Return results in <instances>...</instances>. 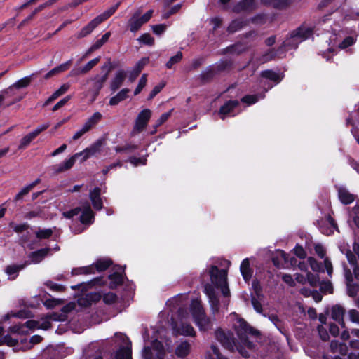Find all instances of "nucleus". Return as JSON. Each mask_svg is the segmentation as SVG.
<instances>
[{"instance_id":"36","label":"nucleus","mask_w":359,"mask_h":359,"mask_svg":"<svg viewBox=\"0 0 359 359\" xmlns=\"http://www.w3.org/2000/svg\"><path fill=\"white\" fill-rule=\"evenodd\" d=\"M109 279L110 280L109 287L112 289L120 285L123 281V275L118 272L109 275Z\"/></svg>"},{"instance_id":"2","label":"nucleus","mask_w":359,"mask_h":359,"mask_svg":"<svg viewBox=\"0 0 359 359\" xmlns=\"http://www.w3.org/2000/svg\"><path fill=\"white\" fill-rule=\"evenodd\" d=\"M344 253L351 266V269H349L346 264H343L347 294L348 296L353 297L359 292V264L355 256L350 250H346Z\"/></svg>"},{"instance_id":"14","label":"nucleus","mask_w":359,"mask_h":359,"mask_svg":"<svg viewBox=\"0 0 359 359\" xmlns=\"http://www.w3.org/2000/svg\"><path fill=\"white\" fill-rule=\"evenodd\" d=\"M102 297V295L97 292H90L78 299V303L82 306H88L92 303L99 301Z\"/></svg>"},{"instance_id":"31","label":"nucleus","mask_w":359,"mask_h":359,"mask_svg":"<svg viewBox=\"0 0 359 359\" xmlns=\"http://www.w3.org/2000/svg\"><path fill=\"white\" fill-rule=\"evenodd\" d=\"M102 115L100 112H95L83 125L88 131L95 127L102 119Z\"/></svg>"},{"instance_id":"57","label":"nucleus","mask_w":359,"mask_h":359,"mask_svg":"<svg viewBox=\"0 0 359 359\" xmlns=\"http://www.w3.org/2000/svg\"><path fill=\"white\" fill-rule=\"evenodd\" d=\"M70 88V85L69 83H65L60 86L59 89H57L56 91L53 93V97H58L63 94H65Z\"/></svg>"},{"instance_id":"45","label":"nucleus","mask_w":359,"mask_h":359,"mask_svg":"<svg viewBox=\"0 0 359 359\" xmlns=\"http://www.w3.org/2000/svg\"><path fill=\"white\" fill-rule=\"evenodd\" d=\"M182 59V53L179 51L177 53L171 57L170 60L167 62L165 66L168 69H171L174 65L179 63Z\"/></svg>"},{"instance_id":"60","label":"nucleus","mask_w":359,"mask_h":359,"mask_svg":"<svg viewBox=\"0 0 359 359\" xmlns=\"http://www.w3.org/2000/svg\"><path fill=\"white\" fill-rule=\"evenodd\" d=\"M129 161L133 165L137 166L139 165H145L147 159L145 157H142V158L130 157L129 158Z\"/></svg>"},{"instance_id":"13","label":"nucleus","mask_w":359,"mask_h":359,"mask_svg":"<svg viewBox=\"0 0 359 359\" xmlns=\"http://www.w3.org/2000/svg\"><path fill=\"white\" fill-rule=\"evenodd\" d=\"M295 280L302 284L309 282L312 287H316L319 281V277L318 276L311 273H307L306 276L299 273H296Z\"/></svg>"},{"instance_id":"43","label":"nucleus","mask_w":359,"mask_h":359,"mask_svg":"<svg viewBox=\"0 0 359 359\" xmlns=\"http://www.w3.org/2000/svg\"><path fill=\"white\" fill-rule=\"evenodd\" d=\"M35 138L36 137L32 133H28L21 139L18 149H25Z\"/></svg>"},{"instance_id":"44","label":"nucleus","mask_w":359,"mask_h":359,"mask_svg":"<svg viewBox=\"0 0 359 359\" xmlns=\"http://www.w3.org/2000/svg\"><path fill=\"white\" fill-rule=\"evenodd\" d=\"M330 348L332 351L337 352L339 351L341 353H344L346 352V347L344 344L339 343L337 340L332 341L330 343Z\"/></svg>"},{"instance_id":"1","label":"nucleus","mask_w":359,"mask_h":359,"mask_svg":"<svg viewBox=\"0 0 359 359\" xmlns=\"http://www.w3.org/2000/svg\"><path fill=\"white\" fill-rule=\"evenodd\" d=\"M231 316L235 318L233 327L238 337L239 343H236L231 332L222 328H217L215 330V339L229 351L234 352L235 350H237L243 357L248 358L249 353L245 348L250 350L254 348V344L249 339L248 335L256 337L259 332L248 325L243 318H238L236 313L231 314Z\"/></svg>"},{"instance_id":"11","label":"nucleus","mask_w":359,"mask_h":359,"mask_svg":"<svg viewBox=\"0 0 359 359\" xmlns=\"http://www.w3.org/2000/svg\"><path fill=\"white\" fill-rule=\"evenodd\" d=\"M204 292L208 297L209 302L213 313H215L219 310V299L215 292V288L210 284L205 285Z\"/></svg>"},{"instance_id":"23","label":"nucleus","mask_w":359,"mask_h":359,"mask_svg":"<svg viewBox=\"0 0 359 359\" xmlns=\"http://www.w3.org/2000/svg\"><path fill=\"white\" fill-rule=\"evenodd\" d=\"M80 221L83 224H91L94 221V214L90 205L87 204L83 207L80 216Z\"/></svg>"},{"instance_id":"49","label":"nucleus","mask_w":359,"mask_h":359,"mask_svg":"<svg viewBox=\"0 0 359 359\" xmlns=\"http://www.w3.org/2000/svg\"><path fill=\"white\" fill-rule=\"evenodd\" d=\"M9 226L13 228V231L18 233H22L28 229L29 225L26 223L16 224L14 222H11Z\"/></svg>"},{"instance_id":"25","label":"nucleus","mask_w":359,"mask_h":359,"mask_svg":"<svg viewBox=\"0 0 359 359\" xmlns=\"http://www.w3.org/2000/svg\"><path fill=\"white\" fill-rule=\"evenodd\" d=\"M126 77V72L124 70L116 72L114 78L111 81L110 88L113 91L116 90L122 85Z\"/></svg>"},{"instance_id":"7","label":"nucleus","mask_w":359,"mask_h":359,"mask_svg":"<svg viewBox=\"0 0 359 359\" xmlns=\"http://www.w3.org/2000/svg\"><path fill=\"white\" fill-rule=\"evenodd\" d=\"M165 350L162 343L154 339L151 343V346H144L142 351L144 359H164Z\"/></svg>"},{"instance_id":"51","label":"nucleus","mask_w":359,"mask_h":359,"mask_svg":"<svg viewBox=\"0 0 359 359\" xmlns=\"http://www.w3.org/2000/svg\"><path fill=\"white\" fill-rule=\"evenodd\" d=\"M137 40L144 44L149 46H152L154 43V38L149 34H144L141 35Z\"/></svg>"},{"instance_id":"38","label":"nucleus","mask_w":359,"mask_h":359,"mask_svg":"<svg viewBox=\"0 0 359 359\" xmlns=\"http://www.w3.org/2000/svg\"><path fill=\"white\" fill-rule=\"evenodd\" d=\"M23 269V266L10 265L6 268V273L8 275L9 278L14 280L18 275L20 270Z\"/></svg>"},{"instance_id":"58","label":"nucleus","mask_w":359,"mask_h":359,"mask_svg":"<svg viewBox=\"0 0 359 359\" xmlns=\"http://www.w3.org/2000/svg\"><path fill=\"white\" fill-rule=\"evenodd\" d=\"M348 317L351 322L359 324V312L355 309H351L348 311Z\"/></svg>"},{"instance_id":"10","label":"nucleus","mask_w":359,"mask_h":359,"mask_svg":"<svg viewBox=\"0 0 359 359\" xmlns=\"http://www.w3.org/2000/svg\"><path fill=\"white\" fill-rule=\"evenodd\" d=\"M151 116V111L149 109H144L141 111L135 120L133 132L140 133L146 127Z\"/></svg>"},{"instance_id":"4","label":"nucleus","mask_w":359,"mask_h":359,"mask_svg":"<svg viewBox=\"0 0 359 359\" xmlns=\"http://www.w3.org/2000/svg\"><path fill=\"white\" fill-rule=\"evenodd\" d=\"M219 265L225 269H219L217 266L212 265L209 269L210 280L212 285L221 290L224 297H229L230 295V290L227 283V273L231 262L225 259L219 260Z\"/></svg>"},{"instance_id":"62","label":"nucleus","mask_w":359,"mask_h":359,"mask_svg":"<svg viewBox=\"0 0 359 359\" xmlns=\"http://www.w3.org/2000/svg\"><path fill=\"white\" fill-rule=\"evenodd\" d=\"M259 97L257 95H246L241 99V101L248 104H252L257 102Z\"/></svg>"},{"instance_id":"55","label":"nucleus","mask_w":359,"mask_h":359,"mask_svg":"<svg viewBox=\"0 0 359 359\" xmlns=\"http://www.w3.org/2000/svg\"><path fill=\"white\" fill-rule=\"evenodd\" d=\"M356 39L353 36H348L344 40L339 44V47L341 49L346 48L351 45H353L355 42Z\"/></svg>"},{"instance_id":"3","label":"nucleus","mask_w":359,"mask_h":359,"mask_svg":"<svg viewBox=\"0 0 359 359\" xmlns=\"http://www.w3.org/2000/svg\"><path fill=\"white\" fill-rule=\"evenodd\" d=\"M179 297L173 298L167 302L168 306H172L175 309L179 306L177 311V320H172V326L173 332L175 334L194 336L195 331L194 327L189 323H187V320L189 319V313L187 309H184L182 302H178Z\"/></svg>"},{"instance_id":"18","label":"nucleus","mask_w":359,"mask_h":359,"mask_svg":"<svg viewBox=\"0 0 359 359\" xmlns=\"http://www.w3.org/2000/svg\"><path fill=\"white\" fill-rule=\"evenodd\" d=\"M240 271L245 282H249L253 274V269L250 267V259H244L240 266Z\"/></svg>"},{"instance_id":"32","label":"nucleus","mask_w":359,"mask_h":359,"mask_svg":"<svg viewBox=\"0 0 359 359\" xmlns=\"http://www.w3.org/2000/svg\"><path fill=\"white\" fill-rule=\"evenodd\" d=\"M205 359H229L226 356L223 355L219 348L216 345H211L210 351L206 352Z\"/></svg>"},{"instance_id":"28","label":"nucleus","mask_w":359,"mask_h":359,"mask_svg":"<svg viewBox=\"0 0 359 359\" xmlns=\"http://www.w3.org/2000/svg\"><path fill=\"white\" fill-rule=\"evenodd\" d=\"M191 345L187 341L181 342L175 349V354L178 358H184L190 353Z\"/></svg>"},{"instance_id":"61","label":"nucleus","mask_w":359,"mask_h":359,"mask_svg":"<svg viewBox=\"0 0 359 359\" xmlns=\"http://www.w3.org/2000/svg\"><path fill=\"white\" fill-rule=\"evenodd\" d=\"M182 7V4H176L172 6L168 12H165L163 15V18H168L170 15L176 13Z\"/></svg>"},{"instance_id":"21","label":"nucleus","mask_w":359,"mask_h":359,"mask_svg":"<svg viewBox=\"0 0 359 359\" xmlns=\"http://www.w3.org/2000/svg\"><path fill=\"white\" fill-rule=\"evenodd\" d=\"M111 36V32H108L105 33L101 39L97 40L95 43H93L86 51L85 55H83V57H87L90 54H91L93 52L95 51L96 50L100 49L104 43H106L109 37Z\"/></svg>"},{"instance_id":"39","label":"nucleus","mask_w":359,"mask_h":359,"mask_svg":"<svg viewBox=\"0 0 359 359\" xmlns=\"http://www.w3.org/2000/svg\"><path fill=\"white\" fill-rule=\"evenodd\" d=\"M114 359H132L130 347H122L116 353Z\"/></svg>"},{"instance_id":"56","label":"nucleus","mask_w":359,"mask_h":359,"mask_svg":"<svg viewBox=\"0 0 359 359\" xmlns=\"http://www.w3.org/2000/svg\"><path fill=\"white\" fill-rule=\"evenodd\" d=\"M173 111V109H172L170 111L163 113L160 118L156 121V127H158L163 123H164L171 116L172 111Z\"/></svg>"},{"instance_id":"53","label":"nucleus","mask_w":359,"mask_h":359,"mask_svg":"<svg viewBox=\"0 0 359 359\" xmlns=\"http://www.w3.org/2000/svg\"><path fill=\"white\" fill-rule=\"evenodd\" d=\"M318 285L320 286V289L322 292L325 293H332V283L330 281H323L320 283V280L318 281Z\"/></svg>"},{"instance_id":"34","label":"nucleus","mask_w":359,"mask_h":359,"mask_svg":"<svg viewBox=\"0 0 359 359\" xmlns=\"http://www.w3.org/2000/svg\"><path fill=\"white\" fill-rule=\"evenodd\" d=\"M289 262V256L283 250L277 251V256L273 258V262L278 268L283 266V262Z\"/></svg>"},{"instance_id":"52","label":"nucleus","mask_w":359,"mask_h":359,"mask_svg":"<svg viewBox=\"0 0 359 359\" xmlns=\"http://www.w3.org/2000/svg\"><path fill=\"white\" fill-rule=\"evenodd\" d=\"M147 74H144L141 76L138 85L134 91L135 95H138L142 91V90L145 87L147 84Z\"/></svg>"},{"instance_id":"8","label":"nucleus","mask_w":359,"mask_h":359,"mask_svg":"<svg viewBox=\"0 0 359 359\" xmlns=\"http://www.w3.org/2000/svg\"><path fill=\"white\" fill-rule=\"evenodd\" d=\"M153 10L148 11L142 16H140L141 12L137 11L128 20V27L132 32H137L142 25L147 22L151 18Z\"/></svg>"},{"instance_id":"35","label":"nucleus","mask_w":359,"mask_h":359,"mask_svg":"<svg viewBox=\"0 0 359 359\" xmlns=\"http://www.w3.org/2000/svg\"><path fill=\"white\" fill-rule=\"evenodd\" d=\"M119 6L120 2H118L116 4L110 7L109 9L105 11L103 13L100 14V15L97 16L95 18L98 20V22L101 24L103 21L106 20L111 15H112L116 12Z\"/></svg>"},{"instance_id":"27","label":"nucleus","mask_w":359,"mask_h":359,"mask_svg":"<svg viewBox=\"0 0 359 359\" xmlns=\"http://www.w3.org/2000/svg\"><path fill=\"white\" fill-rule=\"evenodd\" d=\"M75 162L76 158L74 155H73L63 163L54 165L53 170L55 173H60L68 170L74 165Z\"/></svg>"},{"instance_id":"22","label":"nucleus","mask_w":359,"mask_h":359,"mask_svg":"<svg viewBox=\"0 0 359 359\" xmlns=\"http://www.w3.org/2000/svg\"><path fill=\"white\" fill-rule=\"evenodd\" d=\"M338 196L340 201L345 205L350 204L355 200V196L344 187L338 188Z\"/></svg>"},{"instance_id":"41","label":"nucleus","mask_w":359,"mask_h":359,"mask_svg":"<svg viewBox=\"0 0 359 359\" xmlns=\"http://www.w3.org/2000/svg\"><path fill=\"white\" fill-rule=\"evenodd\" d=\"M261 75L262 77H264L271 81H273L276 83H279L282 79L279 74L271 70L263 71L262 72Z\"/></svg>"},{"instance_id":"20","label":"nucleus","mask_w":359,"mask_h":359,"mask_svg":"<svg viewBox=\"0 0 359 359\" xmlns=\"http://www.w3.org/2000/svg\"><path fill=\"white\" fill-rule=\"evenodd\" d=\"M322 222V224H320V231L325 235H330L334 233V231L337 229V224L334 222V220L330 217L328 216L326 220Z\"/></svg>"},{"instance_id":"63","label":"nucleus","mask_w":359,"mask_h":359,"mask_svg":"<svg viewBox=\"0 0 359 359\" xmlns=\"http://www.w3.org/2000/svg\"><path fill=\"white\" fill-rule=\"evenodd\" d=\"M164 86H165V83H163L156 86L153 88V90L151 91V93L148 97V100H152L162 90V88Z\"/></svg>"},{"instance_id":"33","label":"nucleus","mask_w":359,"mask_h":359,"mask_svg":"<svg viewBox=\"0 0 359 359\" xmlns=\"http://www.w3.org/2000/svg\"><path fill=\"white\" fill-rule=\"evenodd\" d=\"M130 90L128 88H123L118 92L115 96L112 97L109 100V104L111 106L117 105L121 101L126 100L128 97V93Z\"/></svg>"},{"instance_id":"47","label":"nucleus","mask_w":359,"mask_h":359,"mask_svg":"<svg viewBox=\"0 0 359 359\" xmlns=\"http://www.w3.org/2000/svg\"><path fill=\"white\" fill-rule=\"evenodd\" d=\"M53 234L51 229H39L36 231V236L39 239L48 238Z\"/></svg>"},{"instance_id":"26","label":"nucleus","mask_w":359,"mask_h":359,"mask_svg":"<svg viewBox=\"0 0 359 359\" xmlns=\"http://www.w3.org/2000/svg\"><path fill=\"white\" fill-rule=\"evenodd\" d=\"M102 146V141L98 140L92 144L90 147L86 148L82 151L79 152V154H86L87 157H91L100 151Z\"/></svg>"},{"instance_id":"6","label":"nucleus","mask_w":359,"mask_h":359,"mask_svg":"<svg viewBox=\"0 0 359 359\" xmlns=\"http://www.w3.org/2000/svg\"><path fill=\"white\" fill-rule=\"evenodd\" d=\"M190 311L195 324L201 331L205 332L210 330L213 326L212 320L208 318L198 299H193L190 306Z\"/></svg>"},{"instance_id":"54","label":"nucleus","mask_w":359,"mask_h":359,"mask_svg":"<svg viewBox=\"0 0 359 359\" xmlns=\"http://www.w3.org/2000/svg\"><path fill=\"white\" fill-rule=\"evenodd\" d=\"M117 300V296L113 292H108L103 295V301L107 304L115 303Z\"/></svg>"},{"instance_id":"42","label":"nucleus","mask_w":359,"mask_h":359,"mask_svg":"<svg viewBox=\"0 0 359 359\" xmlns=\"http://www.w3.org/2000/svg\"><path fill=\"white\" fill-rule=\"evenodd\" d=\"M94 273V265H89L87 266L79 267L73 269L72 271V275L79 274H90Z\"/></svg>"},{"instance_id":"12","label":"nucleus","mask_w":359,"mask_h":359,"mask_svg":"<svg viewBox=\"0 0 359 359\" xmlns=\"http://www.w3.org/2000/svg\"><path fill=\"white\" fill-rule=\"evenodd\" d=\"M100 60V57H95L88 62H87L83 67L78 69H74L69 72L70 76H76L80 74H85L90 72Z\"/></svg>"},{"instance_id":"9","label":"nucleus","mask_w":359,"mask_h":359,"mask_svg":"<svg viewBox=\"0 0 359 359\" xmlns=\"http://www.w3.org/2000/svg\"><path fill=\"white\" fill-rule=\"evenodd\" d=\"M313 34V29L307 26L302 25L292 32V40L297 41L293 46H298L299 43L306 40Z\"/></svg>"},{"instance_id":"29","label":"nucleus","mask_w":359,"mask_h":359,"mask_svg":"<svg viewBox=\"0 0 359 359\" xmlns=\"http://www.w3.org/2000/svg\"><path fill=\"white\" fill-rule=\"evenodd\" d=\"M49 248H43L32 252L29 255L30 262L37 264L40 262L49 252Z\"/></svg>"},{"instance_id":"37","label":"nucleus","mask_w":359,"mask_h":359,"mask_svg":"<svg viewBox=\"0 0 359 359\" xmlns=\"http://www.w3.org/2000/svg\"><path fill=\"white\" fill-rule=\"evenodd\" d=\"M111 261L109 259L104 258L97 260L94 265V271L96 269L97 271L101 272L105 271L111 264Z\"/></svg>"},{"instance_id":"16","label":"nucleus","mask_w":359,"mask_h":359,"mask_svg":"<svg viewBox=\"0 0 359 359\" xmlns=\"http://www.w3.org/2000/svg\"><path fill=\"white\" fill-rule=\"evenodd\" d=\"M98 20L95 18L87 25L83 27L76 35V38L81 39L91 34L93 31L100 25Z\"/></svg>"},{"instance_id":"64","label":"nucleus","mask_w":359,"mask_h":359,"mask_svg":"<svg viewBox=\"0 0 359 359\" xmlns=\"http://www.w3.org/2000/svg\"><path fill=\"white\" fill-rule=\"evenodd\" d=\"M32 190V186L27 185L21 189V191L15 196V201L21 199L24 196L27 195Z\"/></svg>"},{"instance_id":"46","label":"nucleus","mask_w":359,"mask_h":359,"mask_svg":"<svg viewBox=\"0 0 359 359\" xmlns=\"http://www.w3.org/2000/svg\"><path fill=\"white\" fill-rule=\"evenodd\" d=\"M275 57L276 53L274 50L270 49L262 55V57L259 59V62L261 63H264L273 60Z\"/></svg>"},{"instance_id":"59","label":"nucleus","mask_w":359,"mask_h":359,"mask_svg":"<svg viewBox=\"0 0 359 359\" xmlns=\"http://www.w3.org/2000/svg\"><path fill=\"white\" fill-rule=\"evenodd\" d=\"M308 262L312 270H313L314 271H321V265L314 258L309 257L308 259Z\"/></svg>"},{"instance_id":"30","label":"nucleus","mask_w":359,"mask_h":359,"mask_svg":"<svg viewBox=\"0 0 359 359\" xmlns=\"http://www.w3.org/2000/svg\"><path fill=\"white\" fill-rule=\"evenodd\" d=\"M30 82H31V79L29 76L24 77V78L17 81L14 84H13L8 88L4 90V93L6 94H8L13 90V88H25L29 85Z\"/></svg>"},{"instance_id":"5","label":"nucleus","mask_w":359,"mask_h":359,"mask_svg":"<svg viewBox=\"0 0 359 359\" xmlns=\"http://www.w3.org/2000/svg\"><path fill=\"white\" fill-rule=\"evenodd\" d=\"M107 78L108 72L104 75L96 74L86 79L83 84V86H86V90L83 95L89 103L91 104L95 101Z\"/></svg>"},{"instance_id":"15","label":"nucleus","mask_w":359,"mask_h":359,"mask_svg":"<svg viewBox=\"0 0 359 359\" xmlns=\"http://www.w3.org/2000/svg\"><path fill=\"white\" fill-rule=\"evenodd\" d=\"M239 105L238 100H229L222 105L220 109L219 114L222 119H224L225 117L234 111L236 107Z\"/></svg>"},{"instance_id":"17","label":"nucleus","mask_w":359,"mask_h":359,"mask_svg":"<svg viewBox=\"0 0 359 359\" xmlns=\"http://www.w3.org/2000/svg\"><path fill=\"white\" fill-rule=\"evenodd\" d=\"M256 8V2L255 0H242L238 3L233 8V11L236 13L251 11Z\"/></svg>"},{"instance_id":"50","label":"nucleus","mask_w":359,"mask_h":359,"mask_svg":"<svg viewBox=\"0 0 359 359\" xmlns=\"http://www.w3.org/2000/svg\"><path fill=\"white\" fill-rule=\"evenodd\" d=\"M149 62L148 57H144L140 60L134 66L133 70L136 72V73H140L142 69L147 65Z\"/></svg>"},{"instance_id":"40","label":"nucleus","mask_w":359,"mask_h":359,"mask_svg":"<svg viewBox=\"0 0 359 359\" xmlns=\"http://www.w3.org/2000/svg\"><path fill=\"white\" fill-rule=\"evenodd\" d=\"M246 25V22L241 19H236L233 20L228 27V30L230 32H235L241 29Z\"/></svg>"},{"instance_id":"19","label":"nucleus","mask_w":359,"mask_h":359,"mask_svg":"<svg viewBox=\"0 0 359 359\" xmlns=\"http://www.w3.org/2000/svg\"><path fill=\"white\" fill-rule=\"evenodd\" d=\"M345 309L340 305L333 306L331 310V316L333 320L337 321L341 326L345 327V323L344 321V316Z\"/></svg>"},{"instance_id":"48","label":"nucleus","mask_w":359,"mask_h":359,"mask_svg":"<svg viewBox=\"0 0 359 359\" xmlns=\"http://www.w3.org/2000/svg\"><path fill=\"white\" fill-rule=\"evenodd\" d=\"M4 333L3 328L0 327V345L7 344L8 346H12L15 345V341L11 339L9 336L6 335L2 337Z\"/></svg>"},{"instance_id":"24","label":"nucleus","mask_w":359,"mask_h":359,"mask_svg":"<svg viewBox=\"0 0 359 359\" xmlns=\"http://www.w3.org/2000/svg\"><path fill=\"white\" fill-rule=\"evenodd\" d=\"M101 190L98 187L94 188L90 192V198L95 210H101L102 208V201L100 198Z\"/></svg>"}]
</instances>
